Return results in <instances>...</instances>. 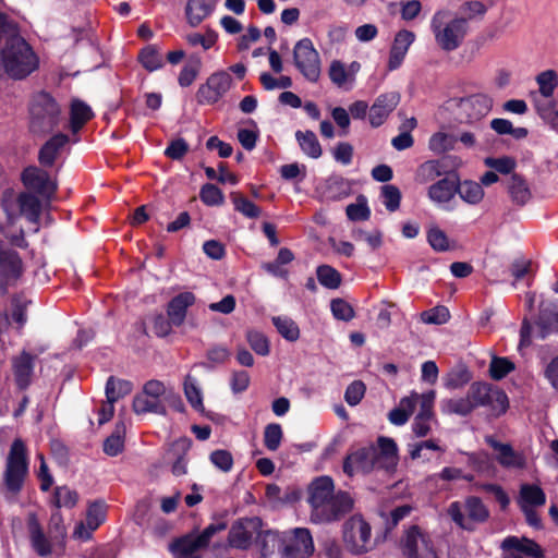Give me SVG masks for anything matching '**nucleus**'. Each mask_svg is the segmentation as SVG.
<instances>
[{
	"label": "nucleus",
	"mask_w": 558,
	"mask_h": 558,
	"mask_svg": "<svg viewBox=\"0 0 558 558\" xmlns=\"http://www.w3.org/2000/svg\"><path fill=\"white\" fill-rule=\"evenodd\" d=\"M457 182L450 178H444L428 189V196L435 203H447L456 194Z\"/></svg>",
	"instance_id": "obj_35"
},
{
	"label": "nucleus",
	"mask_w": 558,
	"mask_h": 558,
	"mask_svg": "<svg viewBox=\"0 0 558 558\" xmlns=\"http://www.w3.org/2000/svg\"><path fill=\"white\" fill-rule=\"evenodd\" d=\"M210 462L220 471L230 472L233 466L232 454L223 449L215 450L209 456Z\"/></svg>",
	"instance_id": "obj_64"
},
{
	"label": "nucleus",
	"mask_w": 558,
	"mask_h": 558,
	"mask_svg": "<svg viewBox=\"0 0 558 558\" xmlns=\"http://www.w3.org/2000/svg\"><path fill=\"white\" fill-rule=\"evenodd\" d=\"M546 501L543 489L537 485L523 484L520 489V505L525 507H539Z\"/></svg>",
	"instance_id": "obj_40"
},
{
	"label": "nucleus",
	"mask_w": 558,
	"mask_h": 558,
	"mask_svg": "<svg viewBox=\"0 0 558 558\" xmlns=\"http://www.w3.org/2000/svg\"><path fill=\"white\" fill-rule=\"evenodd\" d=\"M535 110L537 114L548 124L551 129L558 131V102L554 99L535 102Z\"/></svg>",
	"instance_id": "obj_44"
},
{
	"label": "nucleus",
	"mask_w": 558,
	"mask_h": 558,
	"mask_svg": "<svg viewBox=\"0 0 558 558\" xmlns=\"http://www.w3.org/2000/svg\"><path fill=\"white\" fill-rule=\"evenodd\" d=\"M262 530L263 522L257 517L239 520L229 531V543L232 547L245 549L254 539L257 542Z\"/></svg>",
	"instance_id": "obj_16"
},
{
	"label": "nucleus",
	"mask_w": 558,
	"mask_h": 558,
	"mask_svg": "<svg viewBox=\"0 0 558 558\" xmlns=\"http://www.w3.org/2000/svg\"><path fill=\"white\" fill-rule=\"evenodd\" d=\"M195 303V295L192 292H182L175 295L168 304L167 315L173 326H181L186 317V311Z\"/></svg>",
	"instance_id": "obj_24"
},
{
	"label": "nucleus",
	"mask_w": 558,
	"mask_h": 558,
	"mask_svg": "<svg viewBox=\"0 0 558 558\" xmlns=\"http://www.w3.org/2000/svg\"><path fill=\"white\" fill-rule=\"evenodd\" d=\"M430 29L436 45L444 51L457 50L464 41L469 25L447 9L437 10L430 19Z\"/></svg>",
	"instance_id": "obj_4"
},
{
	"label": "nucleus",
	"mask_w": 558,
	"mask_h": 558,
	"mask_svg": "<svg viewBox=\"0 0 558 558\" xmlns=\"http://www.w3.org/2000/svg\"><path fill=\"white\" fill-rule=\"evenodd\" d=\"M1 61L9 76L23 78L38 66V59L29 45L17 34L16 25L0 13Z\"/></svg>",
	"instance_id": "obj_2"
},
{
	"label": "nucleus",
	"mask_w": 558,
	"mask_h": 558,
	"mask_svg": "<svg viewBox=\"0 0 558 558\" xmlns=\"http://www.w3.org/2000/svg\"><path fill=\"white\" fill-rule=\"evenodd\" d=\"M381 198L389 211H396L400 206L401 192L397 186L387 184L381 187Z\"/></svg>",
	"instance_id": "obj_60"
},
{
	"label": "nucleus",
	"mask_w": 558,
	"mask_h": 558,
	"mask_svg": "<svg viewBox=\"0 0 558 558\" xmlns=\"http://www.w3.org/2000/svg\"><path fill=\"white\" fill-rule=\"evenodd\" d=\"M20 214L31 222H37L41 213V201L35 194L26 191L17 197Z\"/></svg>",
	"instance_id": "obj_33"
},
{
	"label": "nucleus",
	"mask_w": 558,
	"mask_h": 558,
	"mask_svg": "<svg viewBox=\"0 0 558 558\" xmlns=\"http://www.w3.org/2000/svg\"><path fill=\"white\" fill-rule=\"evenodd\" d=\"M213 0H189L185 14L191 26L199 25L213 11Z\"/></svg>",
	"instance_id": "obj_31"
},
{
	"label": "nucleus",
	"mask_w": 558,
	"mask_h": 558,
	"mask_svg": "<svg viewBox=\"0 0 558 558\" xmlns=\"http://www.w3.org/2000/svg\"><path fill=\"white\" fill-rule=\"evenodd\" d=\"M308 504L312 522L330 523L349 513L353 509L354 500L345 492L335 493L332 480L320 476L308 487Z\"/></svg>",
	"instance_id": "obj_1"
},
{
	"label": "nucleus",
	"mask_w": 558,
	"mask_h": 558,
	"mask_svg": "<svg viewBox=\"0 0 558 558\" xmlns=\"http://www.w3.org/2000/svg\"><path fill=\"white\" fill-rule=\"evenodd\" d=\"M106 519V505L102 501L89 504L85 521L76 524L73 531V537L81 541H88L92 534L97 530Z\"/></svg>",
	"instance_id": "obj_17"
},
{
	"label": "nucleus",
	"mask_w": 558,
	"mask_h": 558,
	"mask_svg": "<svg viewBox=\"0 0 558 558\" xmlns=\"http://www.w3.org/2000/svg\"><path fill=\"white\" fill-rule=\"evenodd\" d=\"M400 101L397 92L379 95L369 108V122L373 126L381 125Z\"/></svg>",
	"instance_id": "obj_23"
},
{
	"label": "nucleus",
	"mask_w": 558,
	"mask_h": 558,
	"mask_svg": "<svg viewBox=\"0 0 558 558\" xmlns=\"http://www.w3.org/2000/svg\"><path fill=\"white\" fill-rule=\"evenodd\" d=\"M502 549L512 550L519 555L525 554L533 558H544V553L538 544L529 538L509 536L501 544Z\"/></svg>",
	"instance_id": "obj_29"
},
{
	"label": "nucleus",
	"mask_w": 558,
	"mask_h": 558,
	"mask_svg": "<svg viewBox=\"0 0 558 558\" xmlns=\"http://www.w3.org/2000/svg\"><path fill=\"white\" fill-rule=\"evenodd\" d=\"M272 323L278 332L288 341H296L300 337L298 325L288 317H274Z\"/></svg>",
	"instance_id": "obj_53"
},
{
	"label": "nucleus",
	"mask_w": 558,
	"mask_h": 558,
	"mask_svg": "<svg viewBox=\"0 0 558 558\" xmlns=\"http://www.w3.org/2000/svg\"><path fill=\"white\" fill-rule=\"evenodd\" d=\"M415 34L408 29H401L395 35L387 63L390 71L397 70L402 64L411 45L415 41Z\"/></svg>",
	"instance_id": "obj_22"
},
{
	"label": "nucleus",
	"mask_w": 558,
	"mask_h": 558,
	"mask_svg": "<svg viewBox=\"0 0 558 558\" xmlns=\"http://www.w3.org/2000/svg\"><path fill=\"white\" fill-rule=\"evenodd\" d=\"M31 301L24 296H14L11 301L12 318L17 324L19 328H22L26 320V310Z\"/></svg>",
	"instance_id": "obj_59"
},
{
	"label": "nucleus",
	"mask_w": 558,
	"mask_h": 558,
	"mask_svg": "<svg viewBox=\"0 0 558 558\" xmlns=\"http://www.w3.org/2000/svg\"><path fill=\"white\" fill-rule=\"evenodd\" d=\"M328 74L331 82L338 87H345L354 82V71H348L339 60H333L330 63Z\"/></svg>",
	"instance_id": "obj_43"
},
{
	"label": "nucleus",
	"mask_w": 558,
	"mask_h": 558,
	"mask_svg": "<svg viewBox=\"0 0 558 558\" xmlns=\"http://www.w3.org/2000/svg\"><path fill=\"white\" fill-rule=\"evenodd\" d=\"M486 442L496 452V460L506 469H524L526 465L525 456L515 451L511 445L497 441L493 436L485 438Z\"/></svg>",
	"instance_id": "obj_21"
},
{
	"label": "nucleus",
	"mask_w": 558,
	"mask_h": 558,
	"mask_svg": "<svg viewBox=\"0 0 558 558\" xmlns=\"http://www.w3.org/2000/svg\"><path fill=\"white\" fill-rule=\"evenodd\" d=\"M295 138L302 151L311 158L317 159L322 156L323 149L317 140V136L312 131H298Z\"/></svg>",
	"instance_id": "obj_39"
},
{
	"label": "nucleus",
	"mask_w": 558,
	"mask_h": 558,
	"mask_svg": "<svg viewBox=\"0 0 558 558\" xmlns=\"http://www.w3.org/2000/svg\"><path fill=\"white\" fill-rule=\"evenodd\" d=\"M78 500V495L75 490L70 489L66 486L57 487L54 492V505L58 508H73Z\"/></svg>",
	"instance_id": "obj_58"
},
{
	"label": "nucleus",
	"mask_w": 558,
	"mask_h": 558,
	"mask_svg": "<svg viewBox=\"0 0 558 558\" xmlns=\"http://www.w3.org/2000/svg\"><path fill=\"white\" fill-rule=\"evenodd\" d=\"M316 274L319 283L328 289H337L341 283V275L331 266H319Z\"/></svg>",
	"instance_id": "obj_54"
},
{
	"label": "nucleus",
	"mask_w": 558,
	"mask_h": 558,
	"mask_svg": "<svg viewBox=\"0 0 558 558\" xmlns=\"http://www.w3.org/2000/svg\"><path fill=\"white\" fill-rule=\"evenodd\" d=\"M439 408L441 413L445 415L454 414L460 416H466L470 413H472L471 404L465 399V397L442 399L439 403Z\"/></svg>",
	"instance_id": "obj_42"
},
{
	"label": "nucleus",
	"mask_w": 558,
	"mask_h": 558,
	"mask_svg": "<svg viewBox=\"0 0 558 558\" xmlns=\"http://www.w3.org/2000/svg\"><path fill=\"white\" fill-rule=\"evenodd\" d=\"M456 193L459 196L471 205L478 204L484 197V190L478 182L474 181H463L457 184Z\"/></svg>",
	"instance_id": "obj_41"
},
{
	"label": "nucleus",
	"mask_w": 558,
	"mask_h": 558,
	"mask_svg": "<svg viewBox=\"0 0 558 558\" xmlns=\"http://www.w3.org/2000/svg\"><path fill=\"white\" fill-rule=\"evenodd\" d=\"M232 86V77L227 71H217L208 76L196 93L197 102L201 105L216 104Z\"/></svg>",
	"instance_id": "obj_15"
},
{
	"label": "nucleus",
	"mask_w": 558,
	"mask_h": 558,
	"mask_svg": "<svg viewBox=\"0 0 558 558\" xmlns=\"http://www.w3.org/2000/svg\"><path fill=\"white\" fill-rule=\"evenodd\" d=\"M447 512L458 526L466 531H473L476 524L485 522L489 517L486 506L475 496L465 498L463 502H451Z\"/></svg>",
	"instance_id": "obj_7"
},
{
	"label": "nucleus",
	"mask_w": 558,
	"mask_h": 558,
	"mask_svg": "<svg viewBox=\"0 0 558 558\" xmlns=\"http://www.w3.org/2000/svg\"><path fill=\"white\" fill-rule=\"evenodd\" d=\"M417 401V392H411L410 396L402 398L399 402V405L391 410L388 414L390 423L397 426L404 425L413 414Z\"/></svg>",
	"instance_id": "obj_30"
},
{
	"label": "nucleus",
	"mask_w": 558,
	"mask_h": 558,
	"mask_svg": "<svg viewBox=\"0 0 558 558\" xmlns=\"http://www.w3.org/2000/svg\"><path fill=\"white\" fill-rule=\"evenodd\" d=\"M398 460V447L395 440L380 437L377 445H368L348 454L343 471L349 476L369 473L375 469L391 471L396 468Z\"/></svg>",
	"instance_id": "obj_3"
},
{
	"label": "nucleus",
	"mask_w": 558,
	"mask_h": 558,
	"mask_svg": "<svg viewBox=\"0 0 558 558\" xmlns=\"http://www.w3.org/2000/svg\"><path fill=\"white\" fill-rule=\"evenodd\" d=\"M223 527V525L210 524L199 535H186L177 539L171 544L170 549L173 554H196L198 549L205 548L214 534Z\"/></svg>",
	"instance_id": "obj_18"
},
{
	"label": "nucleus",
	"mask_w": 558,
	"mask_h": 558,
	"mask_svg": "<svg viewBox=\"0 0 558 558\" xmlns=\"http://www.w3.org/2000/svg\"><path fill=\"white\" fill-rule=\"evenodd\" d=\"M184 393L193 409L199 412L204 411L202 390L198 386L197 379L190 374L186 375L184 379Z\"/></svg>",
	"instance_id": "obj_46"
},
{
	"label": "nucleus",
	"mask_w": 558,
	"mask_h": 558,
	"mask_svg": "<svg viewBox=\"0 0 558 558\" xmlns=\"http://www.w3.org/2000/svg\"><path fill=\"white\" fill-rule=\"evenodd\" d=\"M167 393L166 385L157 379L148 380L141 393L136 395L133 400V410L136 414H165L166 407L163 399Z\"/></svg>",
	"instance_id": "obj_10"
},
{
	"label": "nucleus",
	"mask_w": 558,
	"mask_h": 558,
	"mask_svg": "<svg viewBox=\"0 0 558 558\" xmlns=\"http://www.w3.org/2000/svg\"><path fill=\"white\" fill-rule=\"evenodd\" d=\"M13 369L16 384L20 388H26L33 373L32 357L23 353L13 361Z\"/></svg>",
	"instance_id": "obj_37"
},
{
	"label": "nucleus",
	"mask_w": 558,
	"mask_h": 558,
	"mask_svg": "<svg viewBox=\"0 0 558 558\" xmlns=\"http://www.w3.org/2000/svg\"><path fill=\"white\" fill-rule=\"evenodd\" d=\"M535 82L541 96L550 100L558 87V73L553 69L542 71L536 75Z\"/></svg>",
	"instance_id": "obj_38"
},
{
	"label": "nucleus",
	"mask_w": 558,
	"mask_h": 558,
	"mask_svg": "<svg viewBox=\"0 0 558 558\" xmlns=\"http://www.w3.org/2000/svg\"><path fill=\"white\" fill-rule=\"evenodd\" d=\"M132 391V384L128 380L114 379L110 377L106 385V397L111 402L118 401L120 398Z\"/></svg>",
	"instance_id": "obj_48"
},
{
	"label": "nucleus",
	"mask_w": 558,
	"mask_h": 558,
	"mask_svg": "<svg viewBox=\"0 0 558 558\" xmlns=\"http://www.w3.org/2000/svg\"><path fill=\"white\" fill-rule=\"evenodd\" d=\"M551 332H558V312H548L547 308L541 310L539 317L533 326L524 322L521 328L523 339L530 335L545 339Z\"/></svg>",
	"instance_id": "obj_20"
},
{
	"label": "nucleus",
	"mask_w": 558,
	"mask_h": 558,
	"mask_svg": "<svg viewBox=\"0 0 558 558\" xmlns=\"http://www.w3.org/2000/svg\"><path fill=\"white\" fill-rule=\"evenodd\" d=\"M401 549L407 558H437L429 534L417 525H411L404 531Z\"/></svg>",
	"instance_id": "obj_11"
},
{
	"label": "nucleus",
	"mask_w": 558,
	"mask_h": 558,
	"mask_svg": "<svg viewBox=\"0 0 558 558\" xmlns=\"http://www.w3.org/2000/svg\"><path fill=\"white\" fill-rule=\"evenodd\" d=\"M345 211L348 218L355 221L367 220L371 216V210L364 197H360L356 203L348 205Z\"/></svg>",
	"instance_id": "obj_63"
},
{
	"label": "nucleus",
	"mask_w": 558,
	"mask_h": 558,
	"mask_svg": "<svg viewBox=\"0 0 558 558\" xmlns=\"http://www.w3.org/2000/svg\"><path fill=\"white\" fill-rule=\"evenodd\" d=\"M471 404L472 412L478 407H489L497 414L505 413L508 409V397L499 388L486 383H473L465 396Z\"/></svg>",
	"instance_id": "obj_8"
},
{
	"label": "nucleus",
	"mask_w": 558,
	"mask_h": 558,
	"mask_svg": "<svg viewBox=\"0 0 558 558\" xmlns=\"http://www.w3.org/2000/svg\"><path fill=\"white\" fill-rule=\"evenodd\" d=\"M488 7L480 0H469L461 3L458 13L454 15L457 19H463L465 24L469 25L470 21L482 20Z\"/></svg>",
	"instance_id": "obj_36"
},
{
	"label": "nucleus",
	"mask_w": 558,
	"mask_h": 558,
	"mask_svg": "<svg viewBox=\"0 0 558 558\" xmlns=\"http://www.w3.org/2000/svg\"><path fill=\"white\" fill-rule=\"evenodd\" d=\"M27 475V448L21 438H16L13 440L8 452L3 472V485L7 498H15L20 494Z\"/></svg>",
	"instance_id": "obj_5"
},
{
	"label": "nucleus",
	"mask_w": 558,
	"mask_h": 558,
	"mask_svg": "<svg viewBox=\"0 0 558 558\" xmlns=\"http://www.w3.org/2000/svg\"><path fill=\"white\" fill-rule=\"evenodd\" d=\"M203 203L208 206H218L223 203V193L214 184H205L199 193Z\"/></svg>",
	"instance_id": "obj_62"
},
{
	"label": "nucleus",
	"mask_w": 558,
	"mask_h": 558,
	"mask_svg": "<svg viewBox=\"0 0 558 558\" xmlns=\"http://www.w3.org/2000/svg\"><path fill=\"white\" fill-rule=\"evenodd\" d=\"M61 108L48 93L36 94L29 104V129L33 133H48L59 125Z\"/></svg>",
	"instance_id": "obj_6"
},
{
	"label": "nucleus",
	"mask_w": 558,
	"mask_h": 558,
	"mask_svg": "<svg viewBox=\"0 0 558 558\" xmlns=\"http://www.w3.org/2000/svg\"><path fill=\"white\" fill-rule=\"evenodd\" d=\"M27 526L29 537L35 551L41 556H48L51 554V545L49 539L44 534L38 518L35 513H29L27 518Z\"/></svg>",
	"instance_id": "obj_26"
},
{
	"label": "nucleus",
	"mask_w": 558,
	"mask_h": 558,
	"mask_svg": "<svg viewBox=\"0 0 558 558\" xmlns=\"http://www.w3.org/2000/svg\"><path fill=\"white\" fill-rule=\"evenodd\" d=\"M371 526L361 517L354 515L344 524L343 541L347 548L355 555L368 551L372 548Z\"/></svg>",
	"instance_id": "obj_12"
},
{
	"label": "nucleus",
	"mask_w": 558,
	"mask_h": 558,
	"mask_svg": "<svg viewBox=\"0 0 558 558\" xmlns=\"http://www.w3.org/2000/svg\"><path fill=\"white\" fill-rule=\"evenodd\" d=\"M69 137L65 134L59 133L52 136L45 145L40 148L38 160L44 167H51L60 150L68 144Z\"/></svg>",
	"instance_id": "obj_28"
},
{
	"label": "nucleus",
	"mask_w": 558,
	"mask_h": 558,
	"mask_svg": "<svg viewBox=\"0 0 558 558\" xmlns=\"http://www.w3.org/2000/svg\"><path fill=\"white\" fill-rule=\"evenodd\" d=\"M201 69L202 59L198 56H191L179 74L178 82L180 86H190L198 76Z\"/></svg>",
	"instance_id": "obj_47"
},
{
	"label": "nucleus",
	"mask_w": 558,
	"mask_h": 558,
	"mask_svg": "<svg viewBox=\"0 0 558 558\" xmlns=\"http://www.w3.org/2000/svg\"><path fill=\"white\" fill-rule=\"evenodd\" d=\"M514 369V364L507 357H493L489 365V374L496 380L502 379Z\"/></svg>",
	"instance_id": "obj_57"
},
{
	"label": "nucleus",
	"mask_w": 558,
	"mask_h": 558,
	"mask_svg": "<svg viewBox=\"0 0 558 558\" xmlns=\"http://www.w3.org/2000/svg\"><path fill=\"white\" fill-rule=\"evenodd\" d=\"M493 107V100L485 94H476L462 98L459 102V109L462 116L470 123L480 121L486 117Z\"/></svg>",
	"instance_id": "obj_19"
},
{
	"label": "nucleus",
	"mask_w": 558,
	"mask_h": 558,
	"mask_svg": "<svg viewBox=\"0 0 558 558\" xmlns=\"http://www.w3.org/2000/svg\"><path fill=\"white\" fill-rule=\"evenodd\" d=\"M283 437L282 428L277 423L266 425L264 429V445L270 451H276Z\"/></svg>",
	"instance_id": "obj_56"
},
{
	"label": "nucleus",
	"mask_w": 558,
	"mask_h": 558,
	"mask_svg": "<svg viewBox=\"0 0 558 558\" xmlns=\"http://www.w3.org/2000/svg\"><path fill=\"white\" fill-rule=\"evenodd\" d=\"M246 340L252 348V350L262 356H266L269 354L270 347L267 337L257 330H248L246 332Z\"/></svg>",
	"instance_id": "obj_55"
},
{
	"label": "nucleus",
	"mask_w": 558,
	"mask_h": 558,
	"mask_svg": "<svg viewBox=\"0 0 558 558\" xmlns=\"http://www.w3.org/2000/svg\"><path fill=\"white\" fill-rule=\"evenodd\" d=\"M22 182L28 192L37 194L45 202H49L57 191L56 180L35 166L27 167L22 172Z\"/></svg>",
	"instance_id": "obj_14"
},
{
	"label": "nucleus",
	"mask_w": 558,
	"mask_h": 558,
	"mask_svg": "<svg viewBox=\"0 0 558 558\" xmlns=\"http://www.w3.org/2000/svg\"><path fill=\"white\" fill-rule=\"evenodd\" d=\"M185 40L191 47H202L203 50H208L217 43V34L211 29L204 33L192 32L185 35Z\"/></svg>",
	"instance_id": "obj_49"
},
{
	"label": "nucleus",
	"mask_w": 558,
	"mask_h": 558,
	"mask_svg": "<svg viewBox=\"0 0 558 558\" xmlns=\"http://www.w3.org/2000/svg\"><path fill=\"white\" fill-rule=\"evenodd\" d=\"M295 68L308 82L316 83L322 74V61L318 51L310 38L300 39L293 48Z\"/></svg>",
	"instance_id": "obj_9"
},
{
	"label": "nucleus",
	"mask_w": 558,
	"mask_h": 558,
	"mask_svg": "<svg viewBox=\"0 0 558 558\" xmlns=\"http://www.w3.org/2000/svg\"><path fill=\"white\" fill-rule=\"evenodd\" d=\"M266 497L272 506H280L298 499V495L294 492H282L281 488L276 484L267 485Z\"/></svg>",
	"instance_id": "obj_52"
},
{
	"label": "nucleus",
	"mask_w": 558,
	"mask_h": 558,
	"mask_svg": "<svg viewBox=\"0 0 558 558\" xmlns=\"http://www.w3.org/2000/svg\"><path fill=\"white\" fill-rule=\"evenodd\" d=\"M450 318V313L446 306H436L421 314V319L425 324L442 325Z\"/></svg>",
	"instance_id": "obj_61"
},
{
	"label": "nucleus",
	"mask_w": 558,
	"mask_h": 558,
	"mask_svg": "<svg viewBox=\"0 0 558 558\" xmlns=\"http://www.w3.org/2000/svg\"><path fill=\"white\" fill-rule=\"evenodd\" d=\"M257 544L264 558H270L275 554L282 557L283 533L274 530H262Z\"/></svg>",
	"instance_id": "obj_27"
},
{
	"label": "nucleus",
	"mask_w": 558,
	"mask_h": 558,
	"mask_svg": "<svg viewBox=\"0 0 558 558\" xmlns=\"http://www.w3.org/2000/svg\"><path fill=\"white\" fill-rule=\"evenodd\" d=\"M234 209L247 218H257L260 215V209L250 199L244 197L238 192H232L230 195Z\"/></svg>",
	"instance_id": "obj_50"
},
{
	"label": "nucleus",
	"mask_w": 558,
	"mask_h": 558,
	"mask_svg": "<svg viewBox=\"0 0 558 558\" xmlns=\"http://www.w3.org/2000/svg\"><path fill=\"white\" fill-rule=\"evenodd\" d=\"M93 118L92 108L80 99H73L70 107V128L73 133Z\"/></svg>",
	"instance_id": "obj_34"
},
{
	"label": "nucleus",
	"mask_w": 558,
	"mask_h": 558,
	"mask_svg": "<svg viewBox=\"0 0 558 558\" xmlns=\"http://www.w3.org/2000/svg\"><path fill=\"white\" fill-rule=\"evenodd\" d=\"M125 425L118 423L112 434L104 442V451L108 456L119 454L124 447Z\"/></svg>",
	"instance_id": "obj_45"
},
{
	"label": "nucleus",
	"mask_w": 558,
	"mask_h": 558,
	"mask_svg": "<svg viewBox=\"0 0 558 558\" xmlns=\"http://www.w3.org/2000/svg\"><path fill=\"white\" fill-rule=\"evenodd\" d=\"M0 272L7 282L17 280L23 274V264L13 250L0 248Z\"/></svg>",
	"instance_id": "obj_25"
},
{
	"label": "nucleus",
	"mask_w": 558,
	"mask_h": 558,
	"mask_svg": "<svg viewBox=\"0 0 558 558\" xmlns=\"http://www.w3.org/2000/svg\"><path fill=\"white\" fill-rule=\"evenodd\" d=\"M282 558H308L314 553V542L310 531L295 527L283 533Z\"/></svg>",
	"instance_id": "obj_13"
},
{
	"label": "nucleus",
	"mask_w": 558,
	"mask_h": 558,
	"mask_svg": "<svg viewBox=\"0 0 558 558\" xmlns=\"http://www.w3.org/2000/svg\"><path fill=\"white\" fill-rule=\"evenodd\" d=\"M508 193L511 197V201L519 205L523 206L531 199V191L525 182V180L519 174H512L507 183Z\"/></svg>",
	"instance_id": "obj_32"
},
{
	"label": "nucleus",
	"mask_w": 558,
	"mask_h": 558,
	"mask_svg": "<svg viewBox=\"0 0 558 558\" xmlns=\"http://www.w3.org/2000/svg\"><path fill=\"white\" fill-rule=\"evenodd\" d=\"M138 60L149 72L156 71L162 66V57L154 46H147L141 50Z\"/></svg>",
	"instance_id": "obj_51"
}]
</instances>
